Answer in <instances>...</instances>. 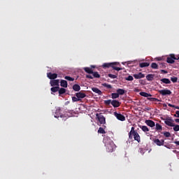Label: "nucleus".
Segmentation results:
<instances>
[{"instance_id":"nucleus-6","label":"nucleus","mask_w":179,"mask_h":179,"mask_svg":"<svg viewBox=\"0 0 179 179\" xmlns=\"http://www.w3.org/2000/svg\"><path fill=\"white\" fill-rule=\"evenodd\" d=\"M158 93L162 94V96H170V94H171V91L170 90L164 89L159 90Z\"/></svg>"},{"instance_id":"nucleus-50","label":"nucleus","mask_w":179,"mask_h":179,"mask_svg":"<svg viewBox=\"0 0 179 179\" xmlns=\"http://www.w3.org/2000/svg\"><path fill=\"white\" fill-rule=\"evenodd\" d=\"M175 58H176V59H174V60H175V59H176V60H178V59H179V57H178V56H177V57L175 56Z\"/></svg>"},{"instance_id":"nucleus-32","label":"nucleus","mask_w":179,"mask_h":179,"mask_svg":"<svg viewBox=\"0 0 179 179\" xmlns=\"http://www.w3.org/2000/svg\"><path fill=\"white\" fill-rule=\"evenodd\" d=\"M151 68L152 69H158L159 65H157V64H156V63H152L151 64Z\"/></svg>"},{"instance_id":"nucleus-43","label":"nucleus","mask_w":179,"mask_h":179,"mask_svg":"<svg viewBox=\"0 0 179 179\" xmlns=\"http://www.w3.org/2000/svg\"><path fill=\"white\" fill-rule=\"evenodd\" d=\"M169 107H172V108H176L177 110H179V106H176L175 105H173L171 103H168Z\"/></svg>"},{"instance_id":"nucleus-17","label":"nucleus","mask_w":179,"mask_h":179,"mask_svg":"<svg viewBox=\"0 0 179 179\" xmlns=\"http://www.w3.org/2000/svg\"><path fill=\"white\" fill-rule=\"evenodd\" d=\"M92 92H94V93H96V94H98V96H101V94H103V92H101V90H99V88L96 87H92Z\"/></svg>"},{"instance_id":"nucleus-4","label":"nucleus","mask_w":179,"mask_h":179,"mask_svg":"<svg viewBox=\"0 0 179 179\" xmlns=\"http://www.w3.org/2000/svg\"><path fill=\"white\" fill-rule=\"evenodd\" d=\"M96 118L98 119V121L101 125H104V124H106V117L101 115V113H96Z\"/></svg>"},{"instance_id":"nucleus-46","label":"nucleus","mask_w":179,"mask_h":179,"mask_svg":"<svg viewBox=\"0 0 179 179\" xmlns=\"http://www.w3.org/2000/svg\"><path fill=\"white\" fill-rule=\"evenodd\" d=\"M86 78H87V79H93V76H92L91 75H87V76H86Z\"/></svg>"},{"instance_id":"nucleus-42","label":"nucleus","mask_w":179,"mask_h":179,"mask_svg":"<svg viewBox=\"0 0 179 179\" xmlns=\"http://www.w3.org/2000/svg\"><path fill=\"white\" fill-rule=\"evenodd\" d=\"M113 101H111V99H109V100H106V101H104V103L106 105V106H110V104H111Z\"/></svg>"},{"instance_id":"nucleus-37","label":"nucleus","mask_w":179,"mask_h":179,"mask_svg":"<svg viewBox=\"0 0 179 179\" xmlns=\"http://www.w3.org/2000/svg\"><path fill=\"white\" fill-rule=\"evenodd\" d=\"M108 78H110V79H117V75L109 73L108 75Z\"/></svg>"},{"instance_id":"nucleus-40","label":"nucleus","mask_w":179,"mask_h":179,"mask_svg":"<svg viewBox=\"0 0 179 179\" xmlns=\"http://www.w3.org/2000/svg\"><path fill=\"white\" fill-rule=\"evenodd\" d=\"M148 99L150 101H160V100L157 98H148Z\"/></svg>"},{"instance_id":"nucleus-53","label":"nucleus","mask_w":179,"mask_h":179,"mask_svg":"<svg viewBox=\"0 0 179 179\" xmlns=\"http://www.w3.org/2000/svg\"><path fill=\"white\" fill-rule=\"evenodd\" d=\"M162 59L160 57L158 58V61H160Z\"/></svg>"},{"instance_id":"nucleus-36","label":"nucleus","mask_w":179,"mask_h":179,"mask_svg":"<svg viewBox=\"0 0 179 179\" xmlns=\"http://www.w3.org/2000/svg\"><path fill=\"white\" fill-rule=\"evenodd\" d=\"M98 134H106V131L103 127H99L98 129Z\"/></svg>"},{"instance_id":"nucleus-26","label":"nucleus","mask_w":179,"mask_h":179,"mask_svg":"<svg viewBox=\"0 0 179 179\" xmlns=\"http://www.w3.org/2000/svg\"><path fill=\"white\" fill-rule=\"evenodd\" d=\"M161 82L165 83L166 85H170V83H171V81H170L169 78H162L161 79Z\"/></svg>"},{"instance_id":"nucleus-12","label":"nucleus","mask_w":179,"mask_h":179,"mask_svg":"<svg viewBox=\"0 0 179 179\" xmlns=\"http://www.w3.org/2000/svg\"><path fill=\"white\" fill-rule=\"evenodd\" d=\"M145 123L146 125H148V127H150V128H153L154 127H156V124L155 123V122H153V120H146L145 121Z\"/></svg>"},{"instance_id":"nucleus-54","label":"nucleus","mask_w":179,"mask_h":179,"mask_svg":"<svg viewBox=\"0 0 179 179\" xmlns=\"http://www.w3.org/2000/svg\"><path fill=\"white\" fill-rule=\"evenodd\" d=\"M162 66H163V64H162Z\"/></svg>"},{"instance_id":"nucleus-19","label":"nucleus","mask_w":179,"mask_h":179,"mask_svg":"<svg viewBox=\"0 0 179 179\" xmlns=\"http://www.w3.org/2000/svg\"><path fill=\"white\" fill-rule=\"evenodd\" d=\"M73 90H74V92H80V85H79L78 84L73 85Z\"/></svg>"},{"instance_id":"nucleus-3","label":"nucleus","mask_w":179,"mask_h":179,"mask_svg":"<svg viewBox=\"0 0 179 179\" xmlns=\"http://www.w3.org/2000/svg\"><path fill=\"white\" fill-rule=\"evenodd\" d=\"M105 142V146L106 148V152H113L114 151V148L115 146V144H114V142L111 140H104Z\"/></svg>"},{"instance_id":"nucleus-49","label":"nucleus","mask_w":179,"mask_h":179,"mask_svg":"<svg viewBox=\"0 0 179 179\" xmlns=\"http://www.w3.org/2000/svg\"><path fill=\"white\" fill-rule=\"evenodd\" d=\"M175 122H178V124H179V119H176Z\"/></svg>"},{"instance_id":"nucleus-2","label":"nucleus","mask_w":179,"mask_h":179,"mask_svg":"<svg viewBox=\"0 0 179 179\" xmlns=\"http://www.w3.org/2000/svg\"><path fill=\"white\" fill-rule=\"evenodd\" d=\"M117 65H120L118 62H111V63H104L102 65L103 69H107V68H113L115 71H121L122 69L117 67Z\"/></svg>"},{"instance_id":"nucleus-5","label":"nucleus","mask_w":179,"mask_h":179,"mask_svg":"<svg viewBox=\"0 0 179 179\" xmlns=\"http://www.w3.org/2000/svg\"><path fill=\"white\" fill-rule=\"evenodd\" d=\"M164 124L168 127H174V124L173 123L174 122V120H173V119H171V117H167L164 119Z\"/></svg>"},{"instance_id":"nucleus-30","label":"nucleus","mask_w":179,"mask_h":179,"mask_svg":"<svg viewBox=\"0 0 179 179\" xmlns=\"http://www.w3.org/2000/svg\"><path fill=\"white\" fill-rule=\"evenodd\" d=\"M161 134H163L165 138H170L171 136V134L169 131L162 132Z\"/></svg>"},{"instance_id":"nucleus-18","label":"nucleus","mask_w":179,"mask_h":179,"mask_svg":"<svg viewBox=\"0 0 179 179\" xmlns=\"http://www.w3.org/2000/svg\"><path fill=\"white\" fill-rule=\"evenodd\" d=\"M60 86H62V87H68V81L65 80H61Z\"/></svg>"},{"instance_id":"nucleus-13","label":"nucleus","mask_w":179,"mask_h":179,"mask_svg":"<svg viewBox=\"0 0 179 179\" xmlns=\"http://www.w3.org/2000/svg\"><path fill=\"white\" fill-rule=\"evenodd\" d=\"M86 94L82 92V91L76 93V96L78 97V99H79V100H81V99H85V97H86Z\"/></svg>"},{"instance_id":"nucleus-22","label":"nucleus","mask_w":179,"mask_h":179,"mask_svg":"<svg viewBox=\"0 0 179 179\" xmlns=\"http://www.w3.org/2000/svg\"><path fill=\"white\" fill-rule=\"evenodd\" d=\"M150 64L148 62H142L139 64L140 68H146L147 66H149Z\"/></svg>"},{"instance_id":"nucleus-25","label":"nucleus","mask_w":179,"mask_h":179,"mask_svg":"<svg viewBox=\"0 0 179 179\" xmlns=\"http://www.w3.org/2000/svg\"><path fill=\"white\" fill-rule=\"evenodd\" d=\"M83 69L87 73H93V69H92L90 67H85Z\"/></svg>"},{"instance_id":"nucleus-27","label":"nucleus","mask_w":179,"mask_h":179,"mask_svg":"<svg viewBox=\"0 0 179 179\" xmlns=\"http://www.w3.org/2000/svg\"><path fill=\"white\" fill-rule=\"evenodd\" d=\"M139 128H141L143 132H149V128H148V126L140 125Z\"/></svg>"},{"instance_id":"nucleus-16","label":"nucleus","mask_w":179,"mask_h":179,"mask_svg":"<svg viewBox=\"0 0 179 179\" xmlns=\"http://www.w3.org/2000/svg\"><path fill=\"white\" fill-rule=\"evenodd\" d=\"M51 86L59 87V80H50Z\"/></svg>"},{"instance_id":"nucleus-41","label":"nucleus","mask_w":179,"mask_h":179,"mask_svg":"<svg viewBox=\"0 0 179 179\" xmlns=\"http://www.w3.org/2000/svg\"><path fill=\"white\" fill-rule=\"evenodd\" d=\"M178 80V78L177 77H171V82H173V83H177Z\"/></svg>"},{"instance_id":"nucleus-48","label":"nucleus","mask_w":179,"mask_h":179,"mask_svg":"<svg viewBox=\"0 0 179 179\" xmlns=\"http://www.w3.org/2000/svg\"><path fill=\"white\" fill-rule=\"evenodd\" d=\"M174 143H175L176 145H178V146H179V141H175Z\"/></svg>"},{"instance_id":"nucleus-31","label":"nucleus","mask_w":179,"mask_h":179,"mask_svg":"<svg viewBox=\"0 0 179 179\" xmlns=\"http://www.w3.org/2000/svg\"><path fill=\"white\" fill-rule=\"evenodd\" d=\"M59 90V87H53L51 88V92H52V93H57V92H58Z\"/></svg>"},{"instance_id":"nucleus-33","label":"nucleus","mask_w":179,"mask_h":179,"mask_svg":"<svg viewBox=\"0 0 179 179\" xmlns=\"http://www.w3.org/2000/svg\"><path fill=\"white\" fill-rule=\"evenodd\" d=\"M93 77L94 78H96L97 79H99V78H100V74H99V72L95 71L92 73Z\"/></svg>"},{"instance_id":"nucleus-52","label":"nucleus","mask_w":179,"mask_h":179,"mask_svg":"<svg viewBox=\"0 0 179 179\" xmlns=\"http://www.w3.org/2000/svg\"><path fill=\"white\" fill-rule=\"evenodd\" d=\"M91 68H96L95 66H91Z\"/></svg>"},{"instance_id":"nucleus-35","label":"nucleus","mask_w":179,"mask_h":179,"mask_svg":"<svg viewBox=\"0 0 179 179\" xmlns=\"http://www.w3.org/2000/svg\"><path fill=\"white\" fill-rule=\"evenodd\" d=\"M112 96V99H118L120 97V95L118 94V93H112L111 94Z\"/></svg>"},{"instance_id":"nucleus-15","label":"nucleus","mask_w":179,"mask_h":179,"mask_svg":"<svg viewBox=\"0 0 179 179\" xmlns=\"http://www.w3.org/2000/svg\"><path fill=\"white\" fill-rule=\"evenodd\" d=\"M133 76L135 79H142L145 78V74L138 73V74H134Z\"/></svg>"},{"instance_id":"nucleus-8","label":"nucleus","mask_w":179,"mask_h":179,"mask_svg":"<svg viewBox=\"0 0 179 179\" xmlns=\"http://www.w3.org/2000/svg\"><path fill=\"white\" fill-rule=\"evenodd\" d=\"M55 118H64V115L61 114V108H57L55 113Z\"/></svg>"},{"instance_id":"nucleus-34","label":"nucleus","mask_w":179,"mask_h":179,"mask_svg":"<svg viewBox=\"0 0 179 179\" xmlns=\"http://www.w3.org/2000/svg\"><path fill=\"white\" fill-rule=\"evenodd\" d=\"M64 79H66V80H70L71 82H73V80H75V78L68 76H66L64 77Z\"/></svg>"},{"instance_id":"nucleus-23","label":"nucleus","mask_w":179,"mask_h":179,"mask_svg":"<svg viewBox=\"0 0 179 179\" xmlns=\"http://www.w3.org/2000/svg\"><path fill=\"white\" fill-rule=\"evenodd\" d=\"M153 78H155L154 74H148V75L146 76V79L149 82H152V80H153Z\"/></svg>"},{"instance_id":"nucleus-38","label":"nucleus","mask_w":179,"mask_h":179,"mask_svg":"<svg viewBox=\"0 0 179 179\" xmlns=\"http://www.w3.org/2000/svg\"><path fill=\"white\" fill-rule=\"evenodd\" d=\"M82 99H79V98H78V96H73L72 97V101L73 103L76 102V101H80Z\"/></svg>"},{"instance_id":"nucleus-21","label":"nucleus","mask_w":179,"mask_h":179,"mask_svg":"<svg viewBox=\"0 0 179 179\" xmlns=\"http://www.w3.org/2000/svg\"><path fill=\"white\" fill-rule=\"evenodd\" d=\"M140 96H142L143 97H152V94H148L147 92H141Z\"/></svg>"},{"instance_id":"nucleus-9","label":"nucleus","mask_w":179,"mask_h":179,"mask_svg":"<svg viewBox=\"0 0 179 179\" xmlns=\"http://www.w3.org/2000/svg\"><path fill=\"white\" fill-rule=\"evenodd\" d=\"M113 114L115 117H116V118L119 120V121H125V116H124V115L118 113L117 112H114Z\"/></svg>"},{"instance_id":"nucleus-29","label":"nucleus","mask_w":179,"mask_h":179,"mask_svg":"<svg viewBox=\"0 0 179 179\" xmlns=\"http://www.w3.org/2000/svg\"><path fill=\"white\" fill-rule=\"evenodd\" d=\"M102 86H103V87H106L107 89H113V86H111L110 84H107V83H102Z\"/></svg>"},{"instance_id":"nucleus-28","label":"nucleus","mask_w":179,"mask_h":179,"mask_svg":"<svg viewBox=\"0 0 179 179\" xmlns=\"http://www.w3.org/2000/svg\"><path fill=\"white\" fill-rule=\"evenodd\" d=\"M58 92L59 95L64 94V93H66V90L65 88H60Z\"/></svg>"},{"instance_id":"nucleus-51","label":"nucleus","mask_w":179,"mask_h":179,"mask_svg":"<svg viewBox=\"0 0 179 179\" xmlns=\"http://www.w3.org/2000/svg\"><path fill=\"white\" fill-rule=\"evenodd\" d=\"M164 107H167V104L164 103Z\"/></svg>"},{"instance_id":"nucleus-47","label":"nucleus","mask_w":179,"mask_h":179,"mask_svg":"<svg viewBox=\"0 0 179 179\" xmlns=\"http://www.w3.org/2000/svg\"><path fill=\"white\" fill-rule=\"evenodd\" d=\"M161 72L162 73H167V71H166V70H161Z\"/></svg>"},{"instance_id":"nucleus-24","label":"nucleus","mask_w":179,"mask_h":179,"mask_svg":"<svg viewBox=\"0 0 179 179\" xmlns=\"http://www.w3.org/2000/svg\"><path fill=\"white\" fill-rule=\"evenodd\" d=\"M117 94L120 96H122L123 94H125V90H122V89H117Z\"/></svg>"},{"instance_id":"nucleus-11","label":"nucleus","mask_w":179,"mask_h":179,"mask_svg":"<svg viewBox=\"0 0 179 179\" xmlns=\"http://www.w3.org/2000/svg\"><path fill=\"white\" fill-rule=\"evenodd\" d=\"M47 76L49 79H50L51 80H53L54 79H57V78H58V74L52 73H48Z\"/></svg>"},{"instance_id":"nucleus-14","label":"nucleus","mask_w":179,"mask_h":179,"mask_svg":"<svg viewBox=\"0 0 179 179\" xmlns=\"http://www.w3.org/2000/svg\"><path fill=\"white\" fill-rule=\"evenodd\" d=\"M111 105L115 108H117L120 107V106H121V103L119 101L113 100L112 102H111Z\"/></svg>"},{"instance_id":"nucleus-45","label":"nucleus","mask_w":179,"mask_h":179,"mask_svg":"<svg viewBox=\"0 0 179 179\" xmlns=\"http://www.w3.org/2000/svg\"><path fill=\"white\" fill-rule=\"evenodd\" d=\"M174 117H176V118H179V110L176 111V114L174 115Z\"/></svg>"},{"instance_id":"nucleus-20","label":"nucleus","mask_w":179,"mask_h":179,"mask_svg":"<svg viewBox=\"0 0 179 179\" xmlns=\"http://www.w3.org/2000/svg\"><path fill=\"white\" fill-rule=\"evenodd\" d=\"M155 129L156 131H158L159 132H162V131H163V127H162V125H160V124L157 123L155 124Z\"/></svg>"},{"instance_id":"nucleus-10","label":"nucleus","mask_w":179,"mask_h":179,"mask_svg":"<svg viewBox=\"0 0 179 179\" xmlns=\"http://www.w3.org/2000/svg\"><path fill=\"white\" fill-rule=\"evenodd\" d=\"M174 59H176V55L171 54L166 58V62L168 64H174Z\"/></svg>"},{"instance_id":"nucleus-39","label":"nucleus","mask_w":179,"mask_h":179,"mask_svg":"<svg viewBox=\"0 0 179 179\" xmlns=\"http://www.w3.org/2000/svg\"><path fill=\"white\" fill-rule=\"evenodd\" d=\"M173 131H175V132H178V131H179V125L178 124H174Z\"/></svg>"},{"instance_id":"nucleus-7","label":"nucleus","mask_w":179,"mask_h":179,"mask_svg":"<svg viewBox=\"0 0 179 179\" xmlns=\"http://www.w3.org/2000/svg\"><path fill=\"white\" fill-rule=\"evenodd\" d=\"M152 141L157 146H164V140L163 139L159 140V138H154Z\"/></svg>"},{"instance_id":"nucleus-44","label":"nucleus","mask_w":179,"mask_h":179,"mask_svg":"<svg viewBox=\"0 0 179 179\" xmlns=\"http://www.w3.org/2000/svg\"><path fill=\"white\" fill-rule=\"evenodd\" d=\"M126 80L132 81L134 80V77L132 76H129L125 78Z\"/></svg>"},{"instance_id":"nucleus-1","label":"nucleus","mask_w":179,"mask_h":179,"mask_svg":"<svg viewBox=\"0 0 179 179\" xmlns=\"http://www.w3.org/2000/svg\"><path fill=\"white\" fill-rule=\"evenodd\" d=\"M129 139L132 141H136L138 143H141V136L138 134V131H135V127H132L131 131L129 132Z\"/></svg>"}]
</instances>
